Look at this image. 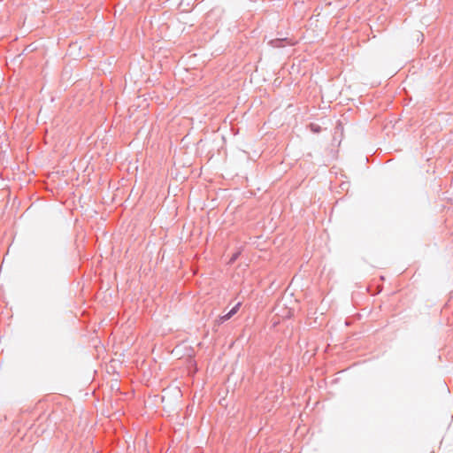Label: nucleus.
<instances>
[{
	"label": "nucleus",
	"instance_id": "nucleus-1",
	"mask_svg": "<svg viewBox=\"0 0 453 453\" xmlns=\"http://www.w3.org/2000/svg\"><path fill=\"white\" fill-rule=\"evenodd\" d=\"M241 305H242V303H240V302L237 303L227 313L220 316V318H219L220 322L223 323V322L230 319L234 315H235L238 312Z\"/></svg>",
	"mask_w": 453,
	"mask_h": 453
},
{
	"label": "nucleus",
	"instance_id": "nucleus-2",
	"mask_svg": "<svg viewBox=\"0 0 453 453\" xmlns=\"http://www.w3.org/2000/svg\"><path fill=\"white\" fill-rule=\"evenodd\" d=\"M286 41V39H274V40H272L270 41V44L274 47V48H280V47H283L284 46V42Z\"/></svg>",
	"mask_w": 453,
	"mask_h": 453
},
{
	"label": "nucleus",
	"instance_id": "nucleus-3",
	"mask_svg": "<svg viewBox=\"0 0 453 453\" xmlns=\"http://www.w3.org/2000/svg\"><path fill=\"white\" fill-rule=\"evenodd\" d=\"M240 256V252H235L232 255L230 260H229V264H233Z\"/></svg>",
	"mask_w": 453,
	"mask_h": 453
}]
</instances>
